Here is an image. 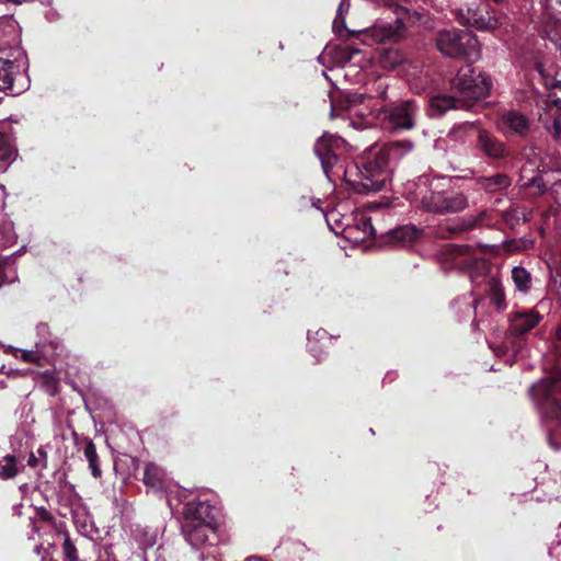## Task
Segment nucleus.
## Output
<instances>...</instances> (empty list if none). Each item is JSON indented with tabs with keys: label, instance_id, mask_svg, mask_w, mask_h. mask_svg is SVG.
Returning a JSON list of instances; mask_svg holds the SVG:
<instances>
[{
	"label": "nucleus",
	"instance_id": "30",
	"mask_svg": "<svg viewBox=\"0 0 561 561\" xmlns=\"http://www.w3.org/2000/svg\"><path fill=\"white\" fill-rule=\"evenodd\" d=\"M546 85L549 88L551 101L561 107V80L546 79Z\"/></svg>",
	"mask_w": 561,
	"mask_h": 561
},
{
	"label": "nucleus",
	"instance_id": "9",
	"mask_svg": "<svg viewBox=\"0 0 561 561\" xmlns=\"http://www.w3.org/2000/svg\"><path fill=\"white\" fill-rule=\"evenodd\" d=\"M26 64L23 51H19L14 60L0 58V90H12L14 93H19L14 89V83L24 79L22 70Z\"/></svg>",
	"mask_w": 561,
	"mask_h": 561
},
{
	"label": "nucleus",
	"instance_id": "7",
	"mask_svg": "<svg viewBox=\"0 0 561 561\" xmlns=\"http://www.w3.org/2000/svg\"><path fill=\"white\" fill-rule=\"evenodd\" d=\"M485 245L472 247L449 245L446 249L445 260L450 267L465 271L473 279L477 276H483L488 273L489 263L483 257Z\"/></svg>",
	"mask_w": 561,
	"mask_h": 561
},
{
	"label": "nucleus",
	"instance_id": "19",
	"mask_svg": "<svg viewBox=\"0 0 561 561\" xmlns=\"http://www.w3.org/2000/svg\"><path fill=\"white\" fill-rule=\"evenodd\" d=\"M480 188L488 192H495L506 188L510 185V179L505 174H494L491 176H482L477 180Z\"/></svg>",
	"mask_w": 561,
	"mask_h": 561
},
{
	"label": "nucleus",
	"instance_id": "27",
	"mask_svg": "<svg viewBox=\"0 0 561 561\" xmlns=\"http://www.w3.org/2000/svg\"><path fill=\"white\" fill-rule=\"evenodd\" d=\"M14 156L15 152L10 139L5 135L0 134V162L10 163L14 160Z\"/></svg>",
	"mask_w": 561,
	"mask_h": 561
},
{
	"label": "nucleus",
	"instance_id": "15",
	"mask_svg": "<svg viewBox=\"0 0 561 561\" xmlns=\"http://www.w3.org/2000/svg\"><path fill=\"white\" fill-rule=\"evenodd\" d=\"M478 148L486 156L491 158H502L505 156V147L495 137H493L490 133L483 129H478Z\"/></svg>",
	"mask_w": 561,
	"mask_h": 561
},
{
	"label": "nucleus",
	"instance_id": "23",
	"mask_svg": "<svg viewBox=\"0 0 561 561\" xmlns=\"http://www.w3.org/2000/svg\"><path fill=\"white\" fill-rule=\"evenodd\" d=\"M403 61V56L398 49L388 48L379 53L378 62L385 69H393Z\"/></svg>",
	"mask_w": 561,
	"mask_h": 561
},
{
	"label": "nucleus",
	"instance_id": "43",
	"mask_svg": "<svg viewBox=\"0 0 561 561\" xmlns=\"http://www.w3.org/2000/svg\"><path fill=\"white\" fill-rule=\"evenodd\" d=\"M493 1H494V2H496V3H502V2H504L505 0H493Z\"/></svg>",
	"mask_w": 561,
	"mask_h": 561
},
{
	"label": "nucleus",
	"instance_id": "14",
	"mask_svg": "<svg viewBox=\"0 0 561 561\" xmlns=\"http://www.w3.org/2000/svg\"><path fill=\"white\" fill-rule=\"evenodd\" d=\"M468 206V199L462 193H445L440 204H432V213L445 214L463 210Z\"/></svg>",
	"mask_w": 561,
	"mask_h": 561
},
{
	"label": "nucleus",
	"instance_id": "28",
	"mask_svg": "<svg viewBox=\"0 0 561 561\" xmlns=\"http://www.w3.org/2000/svg\"><path fill=\"white\" fill-rule=\"evenodd\" d=\"M18 474V468L15 465V458L13 456H7L4 463L0 466V478L11 479Z\"/></svg>",
	"mask_w": 561,
	"mask_h": 561
},
{
	"label": "nucleus",
	"instance_id": "26",
	"mask_svg": "<svg viewBox=\"0 0 561 561\" xmlns=\"http://www.w3.org/2000/svg\"><path fill=\"white\" fill-rule=\"evenodd\" d=\"M351 4L347 0H342L336 16L333 21V31L337 34H341L343 30H345V14L348 12Z\"/></svg>",
	"mask_w": 561,
	"mask_h": 561
},
{
	"label": "nucleus",
	"instance_id": "38",
	"mask_svg": "<svg viewBox=\"0 0 561 561\" xmlns=\"http://www.w3.org/2000/svg\"><path fill=\"white\" fill-rule=\"evenodd\" d=\"M5 187L0 185V208H3L5 205Z\"/></svg>",
	"mask_w": 561,
	"mask_h": 561
},
{
	"label": "nucleus",
	"instance_id": "25",
	"mask_svg": "<svg viewBox=\"0 0 561 561\" xmlns=\"http://www.w3.org/2000/svg\"><path fill=\"white\" fill-rule=\"evenodd\" d=\"M84 456L89 462V467L94 478H99L101 476V469L99 467L96 448L93 442L89 440L84 447Z\"/></svg>",
	"mask_w": 561,
	"mask_h": 561
},
{
	"label": "nucleus",
	"instance_id": "35",
	"mask_svg": "<svg viewBox=\"0 0 561 561\" xmlns=\"http://www.w3.org/2000/svg\"><path fill=\"white\" fill-rule=\"evenodd\" d=\"M553 136L561 140V113L554 118L553 122Z\"/></svg>",
	"mask_w": 561,
	"mask_h": 561
},
{
	"label": "nucleus",
	"instance_id": "29",
	"mask_svg": "<svg viewBox=\"0 0 561 561\" xmlns=\"http://www.w3.org/2000/svg\"><path fill=\"white\" fill-rule=\"evenodd\" d=\"M484 217H486V211H481L478 216H469L462 220L461 225L451 228L450 231L456 232L460 230L471 229L480 225L483 221Z\"/></svg>",
	"mask_w": 561,
	"mask_h": 561
},
{
	"label": "nucleus",
	"instance_id": "39",
	"mask_svg": "<svg viewBox=\"0 0 561 561\" xmlns=\"http://www.w3.org/2000/svg\"><path fill=\"white\" fill-rule=\"evenodd\" d=\"M36 465H37V458L35 457L34 454H31V456L28 458V466L36 467Z\"/></svg>",
	"mask_w": 561,
	"mask_h": 561
},
{
	"label": "nucleus",
	"instance_id": "12",
	"mask_svg": "<svg viewBox=\"0 0 561 561\" xmlns=\"http://www.w3.org/2000/svg\"><path fill=\"white\" fill-rule=\"evenodd\" d=\"M216 525H208L205 523H195L190 519H184L182 525V533L186 541L194 548L203 546L210 537L215 535Z\"/></svg>",
	"mask_w": 561,
	"mask_h": 561
},
{
	"label": "nucleus",
	"instance_id": "41",
	"mask_svg": "<svg viewBox=\"0 0 561 561\" xmlns=\"http://www.w3.org/2000/svg\"><path fill=\"white\" fill-rule=\"evenodd\" d=\"M247 561H266V560H263V559H261V558H254V557H252V558L247 559Z\"/></svg>",
	"mask_w": 561,
	"mask_h": 561
},
{
	"label": "nucleus",
	"instance_id": "40",
	"mask_svg": "<svg viewBox=\"0 0 561 561\" xmlns=\"http://www.w3.org/2000/svg\"><path fill=\"white\" fill-rule=\"evenodd\" d=\"M325 334H327V332L323 330H319L316 332V335L319 337V340H323Z\"/></svg>",
	"mask_w": 561,
	"mask_h": 561
},
{
	"label": "nucleus",
	"instance_id": "37",
	"mask_svg": "<svg viewBox=\"0 0 561 561\" xmlns=\"http://www.w3.org/2000/svg\"><path fill=\"white\" fill-rule=\"evenodd\" d=\"M492 300L497 307H502L504 304V295L501 291H496Z\"/></svg>",
	"mask_w": 561,
	"mask_h": 561
},
{
	"label": "nucleus",
	"instance_id": "36",
	"mask_svg": "<svg viewBox=\"0 0 561 561\" xmlns=\"http://www.w3.org/2000/svg\"><path fill=\"white\" fill-rule=\"evenodd\" d=\"M9 268L8 264L0 263V287L10 282V278L7 276V270Z\"/></svg>",
	"mask_w": 561,
	"mask_h": 561
},
{
	"label": "nucleus",
	"instance_id": "8",
	"mask_svg": "<svg viewBox=\"0 0 561 561\" xmlns=\"http://www.w3.org/2000/svg\"><path fill=\"white\" fill-rule=\"evenodd\" d=\"M451 180L442 175L424 174L417 178L413 202L432 213V204H440L450 187Z\"/></svg>",
	"mask_w": 561,
	"mask_h": 561
},
{
	"label": "nucleus",
	"instance_id": "44",
	"mask_svg": "<svg viewBox=\"0 0 561 561\" xmlns=\"http://www.w3.org/2000/svg\"><path fill=\"white\" fill-rule=\"evenodd\" d=\"M523 172L524 173L527 172V167L526 165L523 168Z\"/></svg>",
	"mask_w": 561,
	"mask_h": 561
},
{
	"label": "nucleus",
	"instance_id": "16",
	"mask_svg": "<svg viewBox=\"0 0 561 561\" xmlns=\"http://www.w3.org/2000/svg\"><path fill=\"white\" fill-rule=\"evenodd\" d=\"M347 238H354L356 241L365 240L375 234V229L369 217L360 216L354 225H348L344 229Z\"/></svg>",
	"mask_w": 561,
	"mask_h": 561
},
{
	"label": "nucleus",
	"instance_id": "4",
	"mask_svg": "<svg viewBox=\"0 0 561 561\" xmlns=\"http://www.w3.org/2000/svg\"><path fill=\"white\" fill-rule=\"evenodd\" d=\"M393 12L397 15L393 23H376L368 28L350 33L357 34L365 45L399 43L407 37L408 27L421 20V14L397 4Z\"/></svg>",
	"mask_w": 561,
	"mask_h": 561
},
{
	"label": "nucleus",
	"instance_id": "32",
	"mask_svg": "<svg viewBox=\"0 0 561 561\" xmlns=\"http://www.w3.org/2000/svg\"><path fill=\"white\" fill-rule=\"evenodd\" d=\"M12 354L15 358H20L25 363H37L38 362V355L34 351L13 348Z\"/></svg>",
	"mask_w": 561,
	"mask_h": 561
},
{
	"label": "nucleus",
	"instance_id": "20",
	"mask_svg": "<svg viewBox=\"0 0 561 561\" xmlns=\"http://www.w3.org/2000/svg\"><path fill=\"white\" fill-rule=\"evenodd\" d=\"M165 472L154 463H148L145 468L144 482L152 489H160L165 481Z\"/></svg>",
	"mask_w": 561,
	"mask_h": 561
},
{
	"label": "nucleus",
	"instance_id": "6",
	"mask_svg": "<svg viewBox=\"0 0 561 561\" xmlns=\"http://www.w3.org/2000/svg\"><path fill=\"white\" fill-rule=\"evenodd\" d=\"M437 49L450 58H466L474 61L480 57L477 37L468 31L443 30L436 35Z\"/></svg>",
	"mask_w": 561,
	"mask_h": 561
},
{
	"label": "nucleus",
	"instance_id": "24",
	"mask_svg": "<svg viewBox=\"0 0 561 561\" xmlns=\"http://www.w3.org/2000/svg\"><path fill=\"white\" fill-rule=\"evenodd\" d=\"M512 278L518 290L527 291L529 289L531 278L524 267L515 266L512 270Z\"/></svg>",
	"mask_w": 561,
	"mask_h": 561
},
{
	"label": "nucleus",
	"instance_id": "18",
	"mask_svg": "<svg viewBox=\"0 0 561 561\" xmlns=\"http://www.w3.org/2000/svg\"><path fill=\"white\" fill-rule=\"evenodd\" d=\"M476 133L477 126L473 123H462L455 125L448 131L446 139L454 144H465Z\"/></svg>",
	"mask_w": 561,
	"mask_h": 561
},
{
	"label": "nucleus",
	"instance_id": "3",
	"mask_svg": "<svg viewBox=\"0 0 561 561\" xmlns=\"http://www.w3.org/2000/svg\"><path fill=\"white\" fill-rule=\"evenodd\" d=\"M451 88L462 98L438 94L430 100L431 115H442L448 110H469L471 101L481 100L490 94L491 79L471 66L460 68L451 80Z\"/></svg>",
	"mask_w": 561,
	"mask_h": 561
},
{
	"label": "nucleus",
	"instance_id": "2",
	"mask_svg": "<svg viewBox=\"0 0 561 561\" xmlns=\"http://www.w3.org/2000/svg\"><path fill=\"white\" fill-rule=\"evenodd\" d=\"M348 111L358 115L360 122H352L354 128L379 125L390 133L410 130L415 127L420 108L414 100H404L390 106L377 107L371 96L353 94L348 98Z\"/></svg>",
	"mask_w": 561,
	"mask_h": 561
},
{
	"label": "nucleus",
	"instance_id": "42",
	"mask_svg": "<svg viewBox=\"0 0 561 561\" xmlns=\"http://www.w3.org/2000/svg\"><path fill=\"white\" fill-rule=\"evenodd\" d=\"M386 95V90L383 89L382 92L380 93V96L383 99Z\"/></svg>",
	"mask_w": 561,
	"mask_h": 561
},
{
	"label": "nucleus",
	"instance_id": "31",
	"mask_svg": "<svg viewBox=\"0 0 561 561\" xmlns=\"http://www.w3.org/2000/svg\"><path fill=\"white\" fill-rule=\"evenodd\" d=\"M540 2L548 14L558 20L561 19V0H540Z\"/></svg>",
	"mask_w": 561,
	"mask_h": 561
},
{
	"label": "nucleus",
	"instance_id": "33",
	"mask_svg": "<svg viewBox=\"0 0 561 561\" xmlns=\"http://www.w3.org/2000/svg\"><path fill=\"white\" fill-rule=\"evenodd\" d=\"M62 550L67 561H78L77 549L68 536L65 537Z\"/></svg>",
	"mask_w": 561,
	"mask_h": 561
},
{
	"label": "nucleus",
	"instance_id": "34",
	"mask_svg": "<svg viewBox=\"0 0 561 561\" xmlns=\"http://www.w3.org/2000/svg\"><path fill=\"white\" fill-rule=\"evenodd\" d=\"M551 194L556 202L561 206V179L553 181L550 185Z\"/></svg>",
	"mask_w": 561,
	"mask_h": 561
},
{
	"label": "nucleus",
	"instance_id": "10",
	"mask_svg": "<svg viewBox=\"0 0 561 561\" xmlns=\"http://www.w3.org/2000/svg\"><path fill=\"white\" fill-rule=\"evenodd\" d=\"M458 21L480 31L494 30L500 25L499 18L486 5L477 9L467 8L466 13L460 9L458 11Z\"/></svg>",
	"mask_w": 561,
	"mask_h": 561
},
{
	"label": "nucleus",
	"instance_id": "21",
	"mask_svg": "<svg viewBox=\"0 0 561 561\" xmlns=\"http://www.w3.org/2000/svg\"><path fill=\"white\" fill-rule=\"evenodd\" d=\"M539 175L526 179L525 185L537 187L540 193H545L550 184L549 173L553 172L554 169L546 164H540L538 168Z\"/></svg>",
	"mask_w": 561,
	"mask_h": 561
},
{
	"label": "nucleus",
	"instance_id": "22",
	"mask_svg": "<svg viewBox=\"0 0 561 561\" xmlns=\"http://www.w3.org/2000/svg\"><path fill=\"white\" fill-rule=\"evenodd\" d=\"M421 232L415 226L407 225L394 229L391 237L394 241L405 244L415 241Z\"/></svg>",
	"mask_w": 561,
	"mask_h": 561
},
{
	"label": "nucleus",
	"instance_id": "1",
	"mask_svg": "<svg viewBox=\"0 0 561 561\" xmlns=\"http://www.w3.org/2000/svg\"><path fill=\"white\" fill-rule=\"evenodd\" d=\"M357 149V146L353 147L343 138L330 133H324L314 145V153L330 181L334 176H342L352 191L368 194L383 188L391 176L390 160L398 158L401 153L410 152L413 149V142L394 141L379 150L374 161L359 158L345 165H337V160L344 152Z\"/></svg>",
	"mask_w": 561,
	"mask_h": 561
},
{
	"label": "nucleus",
	"instance_id": "11",
	"mask_svg": "<svg viewBox=\"0 0 561 561\" xmlns=\"http://www.w3.org/2000/svg\"><path fill=\"white\" fill-rule=\"evenodd\" d=\"M218 514L219 508L208 500L191 501L184 507V519L195 523L203 522L208 525H216Z\"/></svg>",
	"mask_w": 561,
	"mask_h": 561
},
{
	"label": "nucleus",
	"instance_id": "13",
	"mask_svg": "<svg viewBox=\"0 0 561 561\" xmlns=\"http://www.w3.org/2000/svg\"><path fill=\"white\" fill-rule=\"evenodd\" d=\"M541 317L535 310L515 312L510 319V328L513 333L522 335L534 329Z\"/></svg>",
	"mask_w": 561,
	"mask_h": 561
},
{
	"label": "nucleus",
	"instance_id": "17",
	"mask_svg": "<svg viewBox=\"0 0 561 561\" xmlns=\"http://www.w3.org/2000/svg\"><path fill=\"white\" fill-rule=\"evenodd\" d=\"M503 125L517 135H525L528 131V119L516 111H510L502 115Z\"/></svg>",
	"mask_w": 561,
	"mask_h": 561
},
{
	"label": "nucleus",
	"instance_id": "5",
	"mask_svg": "<svg viewBox=\"0 0 561 561\" xmlns=\"http://www.w3.org/2000/svg\"><path fill=\"white\" fill-rule=\"evenodd\" d=\"M530 394L542 422L558 420L561 414V373L535 383Z\"/></svg>",
	"mask_w": 561,
	"mask_h": 561
}]
</instances>
